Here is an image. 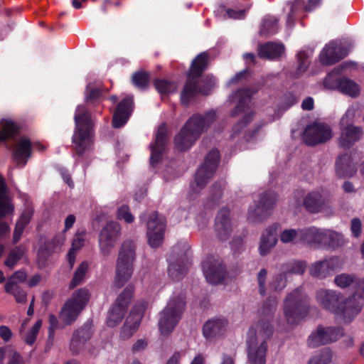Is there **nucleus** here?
Returning <instances> with one entry per match:
<instances>
[{"instance_id": "obj_1", "label": "nucleus", "mask_w": 364, "mask_h": 364, "mask_svg": "<svg viewBox=\"0 0 364 364\" xmlns=\"http://www.w3.org/2000/svg\"><path fill=\"white\" fill-rule=\"evenodd\" d=\"M274 299H268L259 310L262 318L250 328L247 338V353L250 364H265L267 351V339L273 333L270 322L277 308Z\"/></svg>"}, {"instance_id": "obj_2", "label": "nucleus", "mask_w": 364, "mask_h": 364, "mask_svg": "<svg viewBox=\"0 0 364 364\" xmlns=\"http://www.w3.org/2000/svg\"><path fill=\"white\" fill-rule=\"evenodd\" d=\"M316 299L321 306L342 318L345 323L350 322L360 311V304L355 297L342 301V294L333 289H318Z\"/></svg>"}, {"instance_id": "obj_3", "label": "nucleus", "mask_w": 364, "mask_h": 364, "mask_svg": "<svg viewBox=\"0 0 364 364\" xmlns=\"http://www.w3.org/2000/svg\"><path fill=\"white\" fill-rule=\"evenodd\" d=\"M215 112L210 111L204 116L191 117L176 134L174 139L176 149L179 151L189 149L215 119Z\"/></svg>"}, {"instance_id": "obj_4", "label": "nucleus", "mask_w": 364, "mask_h": 364, "mask_svg": "<svg viewBox=\"0 0 364 364\" xmlns=\"http://www.w3.org/2000/svg\"><path fill=\"white\" fill-rule=\"evenodd\" d=\"M75 129L73 143L78 154H82L92 142V129L93 122L90 112L84 105H78L74 115Z\"/></svg>"}, {"instance_id": "obj_5", "label": "nucleus", "mask_w": 364, "mask_h": 364, "mask_svg": "<svg viewBox=\"0 0 364 364\" xmlns=\"http://www.w3.org/2000/svg\"><path fill=\"white\" fill-rule=\"evenodd\" d=\"M135 257L134 242L125 240L121 245L117 262L114 284L117 287H123L132 277Z\"/></svg>"}, {"instance_id": "obj_6", "label": "nucleus", "mask_w": 364, "mask_h": 364, "mask_svg": "<svg viewBox=\"0 0 364 364\" xmlns=\"http://www.w3.org/2000/svg\"><path fill=\"white\" fill-rule=\"evenodd\" d=\"M185 306L183 294L171 298L164 309L159 314V329L161 335L168 336L178 323Z\"/></svg>"}, {"instance_id": "obj_7", "label": "nucleus", "mask_w": 364, "mask_h": 364, "mask_svg": "<svg viewBox=\"0 0 364 364\" xmlns=\"http://www.w3.org/2000/svg\"><path fill=\"white\" fill-rule=\"evenodd\" d=\"M308 296L301 288L290 292L284 302V314L289 325L299 323L307 313Z\"/></svg>"}, {"instance_id": "obj_8", "label": "nucleus", "mask_w": 364, "mask_h": 364, "mask_svg": "<svg viewBox=\"0 0 364 364\" xmlns=\"http://www.w3.org/2000/svg\"><path fill=\"white\" fill-rule=\"evenodd\" d=\"M90 296L86 289L76 290L63 306L60 312V320L66 325L73 323L87 304Z\"/></svg>"}, {"instance_id": "obj_9", "label": "nucleus", "mask_w": 364, "mask_h": 364, "mask_svg": "<svg viewBox=\"0 0 364 364\" xmlns=\"http://www.w3.org/2000/svg\"><path fill=\"white\" fill-rule=\"evenodd\" d=\"M358 109V105H351L341 119V129L338 144L343 148H350L362 136L361 128L350 124L353 122Z\"/></svg>"}, {"instance_id": "obj_10", "label": "nucleus", "mask_w": 364, "mask_h": 364, "mask_svg": "<svg viewBox=\"0 0 364 364\" xmlns=\"http://www.w3.org/2000/svg\"><path fill=\"white\" fill-rule=\"evenodd\" d=\"M219 159L220 154L217 149H212L208 154L204 163L196 173L194 183L191 185L193 189L198 191L206 185L215 172L219 163Z\"/></svg>"}, {"instance_id": "obj_11", "label": "nucleus", "mask_w": 364, "mask_h": 364, "mask_svg": "<svg viewBox=\"0 0 364 364\" xmlns=\"http://www.w3.org/2000/svg\"><path fill=\"white\" fill-rule=\"evenodd\" d=\"M134 291V286L129 284L119 294L114 304L108 311L107 317V324L108 326L114 327L122 321Z\"/></svg>"}, {"instance_id": "obj_12", "label": "nucleus", "mask_w": 364, "mask_h": 364, "mask_svg": "<svg viewBox=\"0 0 364 364\" xmlns=\"http://www.w3.org/2000/svg\"><path fill=\"white\" fill-rule=\"evenodd\" d=\"M197 78L188 75V80L181 93V101L184 105L194 99L198 94L208 95L210 91L216 85L217 80L213 76H207L203 82L202 87H198Z\"/></svg>"}, {"instance_id": "obj_13", "label": "nucleus", "mask_w": 364, "mask_h": 364, "mask_svg": "<svg viewBox=\"0 0 364 364\" xmlns=\"http://www.w3.org/2000/svg\"><path fill=\"white\" fill-rule=\"evenodd\" d=\"M277 201V196L272 191L265 192L260 196L258 201L250 207L248 218L252 221H259L270 214L271 210L275 206Z\"/></svg>"}, {"instance_id": "obj_14", "label": "nucleus", "mask_w": 364, "mask_h": 364, "mask_svg": "<svg viewBox=\"0 0 364 364\" xmlns=\"http://www.w3.org/2000/svg\"><path fill=\"white\" fill-rule=\"evenodd\" d=\"M121 234V226L117 222L111 221L101 230L99 235V247L102 255L109 256Z\"/></svg>"}, {"instance_id": "obj_15", "label": "nucleus", "mask_w": 364, "mask_h": 364, "mask_svg": "<svg viewBox=\"0 0 364 364\" xmlns=\"http://www.w3.org/2000/svg\"><path fill=\"white\" fill-rule=\"evenodd\" d=\"M343 334L341 328L319 326L308 338L307 344L311 348H317L339 339Z\"/></svg>"}, {"instance_id": "obj_16", "label": "nucleus", "mask_w": 364, "mask_h": 364, "mask_svg": "<svg viewBox=\"0 0 364 364\" xmlns=\"http://www.w3.org/2000/svg\"><path fill=\"white\" fill-rule=\"evenodd\" d=\"M165 229L164 218L159 216L157 213H151L147 222L146 235L148 243L152 248H157L163 244Z\"/></svg>"}, {"instance_id": "obj_17", "label": "nucleus", "mask_w": 364, "mask_h": 364, "mask_svg": "<svg viewBox=\"0 0 364 364\" xmlns=\"http://www.w3.org/2000/svg\"><path fill=\"white\" fill-rule=\"evenodd\" d=\"M333 136L330 126L323 122H315L306 127L304 132V142L311 146L322 144Z\"/></svg>"}, {"instance_id": "obj_18", "label": "nucleus", "mask_w": 364, "mask_h": 364, "mask_svg": "<svg viewBox=\"0 0 364 364\" xmlns=\"http://www.w3.org/2000/svg\"><path fill=\"white\" fill-rule=\"evenodd\" d=\"M147 303L138 302L131 311L120 331V338L123 340L131 338L139 328Z\"/></svg>"}, {"instance_id": "obj_19", "label": "nucleus", "mask_w": 364, "mask_h": 364, "mask_svg": "<svg viewBox=\"0 0 364 364\" xmlns=\"http://www.w3.org/2000/svg\"><path fill=\"white\" fill-rule=\"evenodd\" d=\"M202 268L206 280L210 284H219L225 278V267L222 260L218 257H208L203 262Z\"/></svg>"}, {"instance_id": "obj_20", "label": "nucleus", "mask_w": 364, "mask_h": 364, "mask_svg": "<svg viewBox=\"0 0 364 364\" xmlns=\"http://www.w3.org/2000/svg\"><path fill=\"white\" fill-rule=\"evenodd\" d=\"M325 87L331 90H338L351 97H356L360 94V87L353 80L348 78H335L333 73H329L324 80Z\"/></svg>"}, {"instance_id": "obj_21", "label": "nucleus", "mask_w": 364, "mask_h": 364, "mask_svg": "<svg viewBox=\"0 0 364 364\" xmlns=\"http://www.w3.org/2000/svg\"><path fill=\"white\" fill-rule=\"evenodd\" d=\"M347 54V50L341 47L340 42L332 41L325 46L319 58L323 65H329L337 63Z\"/></svg>"}, {"instance_id": "obj_22", "label": "nucleus", "mask_w": 364, "mask_h": 364, "mask_svg": "<svg viewBox=\"0 0 364 364\" xmlns=\"http://www.w3.org/2000/svg\"><path fill=\"white\" fill-rule=\"evenodd\" d=\"M167 139L168 134L166 125L165 124H161L158 127L154 141L149 146L151 151L150 164L152 166H155L161 159L166 149Z\"/></svg>"}, {"instance_id": "obj_23", "label": "nucleus", "mask_w": 364, "mask_h": 364, "mask_svg": "<svg viewBox=\"0 0 364 364\" xmlns=\"http://www.w3.org/2000/svg\"><path fill=\"white\" fill-rule=\"evenodd\" d=\"M31 143L26 137H21L15 144L12 152V159L16 166L23 168L31 157Z\"/></svg>"}, {"instance_id": "obj_24", "label": "nucleus", "mask_w": 364, "mask_h": 364, "mask_svg": "<svg viewBox=\"0 0 364 364\" xmlns=\"http://www.w3.org/2000/svg\"><path fill=\"white\" fill-rule=\"evenodd\" d=\"M233 223L230 218V210L222 208L215 218V230L218 238L225 240L232 231Z\"/></svg>"}, {"instance_id": "obj_25", "label": "nucleus", "mask_w": 364, "mask_h": 364, "mask_svg": "<svg viewBox=\"0 0 364 364\" xmlns=\"http://www.w3.org/2000/svg\"><path fill=\"white\" fill-rule=\"evenodd\" d=\"M306 210L311 213H317L330 208L329 203L318 191H312L307 193L303 201Z\"/></svg>"}, {"instance_id": "obj_26", "label": "nucleus", "mask_w": 364, "mask_h": 364, "mask_svg": "<svg viewBox=\"0 0 364 364\" xmlns=\"http://www.w3.org/2000/svg\"><path fill=\"white\" fill-rule=\"evenodd\" d=\"M132 110V97L128 96L119 102L115 109L113 115V127L115 128H119L124 126L128 121Z\"/></svg>"}, {"instance_id": "obj_27", "label": "nucleus", "mask_w": 364, "mask_h": 364, "mask_svg": "<svg viewBox=\"0 0 364 364\" xmlns=\"http://www.w3.org/2000/svg\"><path fill=\"white\" fill-rule=\"evenodd\" d=\"M228 321L223 318H215L206 321L203 328V333L207 340L223 336L228 329Z\"/></svg>"}, {"instance_id": "obj_28", "label": "nucleus", "mask_w": 364, "mask_h": 364, "mask_svg": "<svg viewBox=\"0 0 364 364\" xmlns=\"http://www.w3.org/2000/svg\"><path fill=\"white\" fill-rule=\"evenodd\" d=\"M335 171L339 178L353 177L357 172V168L351 156L347 154L339 156L336 161Z\"/></svg>"}, {"instance_id": "obj_29", "label": "nucleus", "mask_w": 364, "mask_h": 364, "mask_svg": "<svg viewBox=\"0 0 364 364\" xmlns=\"http://www.w3.org/2000/svg\"><path fill=\"white\" fill-rule=\"evenodd\" d=\"M253 92L247 89L246 87L240 88L235 92H233L229 97V100L232 102H237V105L231 112V116H235L237 112H243L246 108H248L250 104V98Z\"/></svg>"}, {"instance_id": "obj_30", "label": "nucleus", "mask_w": 364, "mask_h": 364, "mask_svg": "<svg viewBox=\"0 0 364 364\" xmlns=\"http://www.w3.org/2000/svg\"><path fill=\"white\" fill-rule=\"evenodd\" d=\"M92 333V323L87 322L74 333L70 343L71 350L75 353H79L86 341L91 338Z\"/></svg>"}, {"instance_id": "obj_31", "label": "nucleus", "mask_w": 364, "mask_h": 364, "mask_svg": "<svg viewBox=\"0 0 364 364\" xmlns=\"http://www.w3.org/2000/svg\"><path fill=\"white\" fill-rule=\"evenodd\" d=\"M324 230L314 226L301 229L302 243L310 246H323Z\"/></svg>"}, {"instance_id": "obj_32", "label": "nucleus", "mask_w": 364, "mask_h": 364, "mask_svg": "<svg viewBox=\"0 0 364 364\" xmlns=\"http://www.w3.org/2000/svg\"><path fill=\"white\" fill-rule=\"evenodd\" d=\"M277 242L276 228L272 226L267 228L261 235L259 245V255L262 256L268 255Z\"/></svg>"}, {"instance_id": "obj_33", "label": "nucleus", "mask_w": 364, "mask_h": 364, "mask_svg": "<svg viewBox=\"0 0 364 364\" xmlns=\"http://www.w3.org/2000/svg\"><path fill=\"white\" fill-rule=\"evenodd\" d=\"M284 52V47L281 43L269 42L261 45L258 48V55L260 58L274 60L280 57Z\"/></svg>"}, {"instance_id": "obj_34", "label": "nucleus", "mask_w": 364, "mask_h": 364, "mask_svg": "<svg viewBox=\"0 0 364 364\" xmlns=\"http://www.w3.org/2000/svg\"><path fill=\"white\" fill-rule=\"evenodd\" d=\"M33 215V208L31 205L26 206L22 212L18 220L16 223L14 232L13 241L16 243L19 241L21 236L26 227L31 221Z\"/></svg>"}, {"instance_id": "obj_35", "label": "nucleus", "mask_w": 364, "mask_h": 364, "mask_svg": "<svg viewBox=\"0 0 364 364\" xmlns=\"http://www.w3.org/2000/svg\"><path fill=\"white\" fill-rule=\"evenodd\" d=\"M252 119V114L248 113L244 118L239 121L232 128V131L230 137L232 139L238 138L240 140L248 141L252 136L249 133H243V129L246 125L251 122Z\"/></svg>"}, {"instance_id": "obj_36", "label": "nucleus", "mask_w": 364, "mask_h": 364, "mask_svg": "<svg viewBox=\"0 0 364 364\" xmlns=\"http://www.w3.org/2000/svg\"><path fill=\"white\" fill-rule=\"evenodd\" d=\"M279 240L283 244L288 245L302 243L301 229H285L281 232Z\"/></svg>"}, {"instance_id": "obj_37", "label": "nucleus", "mask_w": 364, "mask_h": 364, "mask_svg": "<svg viewBox=\"0 0 364 364\" xmlns=\"http://www.w3.org/2000/svg\"><path fill=\"white\" fill-rule=\"evenodd\" d=\"M1 132H0V141L9 139L18 132V127L15 122L11 119H2L0 122Z\"/></svg>"}, {"instance_id": "obj_38", "label": "nucleus", "mask_w": 364, "mask_h": 364, "mask_svg": "<svg viewBox=\"0 0 364 364\" xmlns=\"http://www.w3.org/2000/svg\"><path fill=\"white\" fill-rule=\"evenodd\" d=\"M208 56L206 53H201L193 60L188 75L198 78L205 69Z\"/></svg>"}, {"instance_id": "obj_39", "label": "nucleus", "mask_w": 364, "mask_h": 364, "mask_svg": "<svg viewBox=\"0 0 364 364\" xmlns=\"http://www.w3.org/2000/svg\"><path fill=\"white\" fill-rule=\"evenodd\" d=\"M278 19L276 17L267 16L262 23L259 33L264 36H272L276 34L279 30Z\"/></svg>"}, {"instance_id": "obj_40", "label": "nucleus", "mask_w": 364, "mask_h": 364, "mask_svg": "<svg viewBox=\"0 0 364 364\" xmlns=\"http://www.w3.org/2000/svg\"><path fill=\"white\" fill-rule=\"evenodd\" d=\"M309 274L318 279H325L331 276L325 259L313 263L309 267Z\"/></svg>"}, {"instance_id": "obj_41", "label": "nucleus", "mask_w": 364, "mask_h": 364, "mask_svg": "<svg viewBox=\"0 0 364 364\" xmlns=\"http://www.w3.org/2000/svg\"><path fill=\"white\" fill-rule=\"evenodd\" d=\"M323 247H338L343 244V235L331 230H324Z\"/></svg>"}, {"instance_id": "obj_42", "label": "nucleus", "mask_w": 364, "mask_h": 364, "mask_svg": "<svg viewBox=\"0 0 364 364\" xmlns=\"http://www.w3.org/2000/svg\"><path fill=\"white\" fill-rule=\"evenodd\" d=\"M358 277L353 274L342 273L334 278V284L341 289L347 288L353 284L356 285Z\"/></svg>"}, {"instance_id": "obj_43", "label": "nucleus", "mask_w": 364, "mask_h": 364, "mask_svg": "<svg viewBox=\"0 0 364 364\" xmlns=\"http://www.w3.org/2000/svg\"><path fill=\"white\" fill-rule=\"evenodd\" d=\"M85 237V232H78L73 240L72 247L68 254V261L71 267H73L75 262V252L84 245Z\"/></svg>"}, {"instance_id": "obj_44", "label": "nucleus", "mask_w": 364, "mask_h": 364, "mask_svg": "<svg viewBox=\"0 0 364 364\" xmlns=\"http://www.w3.org/2000/svg\"><path fill=\"white\" fill-rule=\"evenodd\" d=\"M332 360V351L325 348L313 355L308 364H328Z\"/></svg>"}, {"instance_id": "obj_45", "label": "nucleus", "mask_w": 364, "mask_h": 364, "mask_svg": "<svg viewBox=\"0 0 364 364\" xmlns=\"http://www.w3.org/2000/svg\"><path fill=\"white\" fill-rule=\"evenodd\" d=\"M154 85L161 95H167L176 92L177 90V85L175 82L166 80H156Z\"/></svg>"}, {"instance_id": "obj_46", "label": "nucleus", "mask_w": 364, "mask_h": 364, "mask_svg": "<svg viewBox=\"0 0 364 364\" xmlns=\"http://www.w3.org/2000/svg\"><path fill=\"white\" fill-rule=\"evenodd\" d=\"M87 269V262H83L80 264V265L77 267V270L75 271L73 278L70 283V288L73 289L75 287L83 281Z\"/></svg>"}, {"instance_id": "obj_47", "label": "nucleus", "mask_w": 364, "mask_h": 364, "mask_svg": "<svg viewBox=\"0 0 364 364\" xmlns=\"http://www.w3.org/2000/svg\"><path fill=\"white\" fill-rule=\"evenodd\" d=\"M313 50H301L297 54V58L299 61V66L297 68V73L300 75L306 71L309 66L308 59L312 55Z\"/></svg>"}, {"instance_id": "obj_48", "label": "nucleus", "mask_w": 364, "mask_h": 364, "mask_svg": "<svg viewBox=\"0 0 364 364\" xmlns=\"http://www.w3.org/2000/svg\"><path fill=\"white\" fill-rule=\"evenodd\" d=\"M26 279V274L23 271L16 272L11 277L5 285L6 291H11L12 287H18L17 284L23 282Z\"/></svg>"}, {"instance_id": "obj_49", "label": "nucleus", "mask_w": 364, "mask_h": 364, "mask_svg": "<svg viewBox=\"0 0 364 364\" xmlns=\"http://www.w3.org/2000/svg\"><path fill=\"white\" fill-rule=\"evenodd\" d=\"M41 326L42 321L38 320L33 327L25 334L24 341L26 344L32 345L34 343Z\"/></svg>"}, {"instance_id": "obj_50", "label": "nucleus", "mask_w": 364, "mask_h": 364, "mask_svg": "<svg viewBox=\"0 0 364 364\" xmlns=\"http://www.w3.org/2000/svg\"><path fill=\"white\" fill-rule=\"evenodd\" d=\"M133 84L139 89H145L149 82V75L146 73H136L132 76Z\"/></svg>"}, {"instance_id": "obj_51", "label": "nucleus", "mask_w": 364, "mask_h": 364, "mask_svg": "<svg viewBox=\"0 0 364 364\" xmlns=\"http://www.w3.org/2000/svg\"><path fill=\"white\" fill-rule=\"evenodd\" d=\"M23 254V252L22 250H21L19 247H16L15 249L12 250L5 262L6 266L12 269L16 264L21 259Z\"/></svg>"}, {"instance_id": "obj_52", "label": "nucleus", "mask_w": 364, "mask_h": 364, "mask_svg": "<svg viewBox=\"0 0 364 364\" xmlns=\"http://www.w3.org/2000/svg\"><path fill=\"white\" fill-rule=\"evenodd\" d=\"M14 209V205L8 197H0V218L12 214Z\"/></svg>"}, {"instance_id": "obj_53", "label": "nucleus", "mask_w": 364, "mask_h": 364, "mask_svg": "<svg viewBox=\"0 0 364 364\" xmlns=\"http://www.w3.org/2000/svg\"><path fill=\"white\" fill-rule=\"evenodd\" d=\"M287 284V275L285 273L277 275L272 280L270 287L274 291L282 290Z\"/></svg>"}, {"instance_id": "obj_54", "label": "nucleus", "mask_w": 364, "mask_h": 364, "mask_svg": "<svg viewBox=\"0 0 364 364\" xmlns=\"http://www.w3.org/2000/svg\"><path fill=\"white\" fill-rule=\"evenodd\" d=\"M117 217L119 220H124L127 223H131L134 220V217L131 213L129 207L125 205L118 208Z\"/></svg>"}, {"instance_id": "obj_55", "label": "nucleus", "mask_w": 364, "mask_h": 364, "mask_svg": "<svg viewBox=\"0 0 364 364\" xmlns=\"http://www.w3.org/2000/svg\"><path fill=\"white\" fill-rule=\"evenodd\" d=\"M325 261L326 264H328V269L331 275L339 270L342 267L343 263L342 259L338 257H332L325 259Z\"/></svg>"}, {"instance_id": "obj_56", "label": "nucleus", "mask_w": 364, "mask_h": 364, "mask_svg": "<svg viewBox=\"0 0 364 364\" xmlns=\"http://www.w3.org/2000/svg\"><path fill=\"white\" fill-rule=\"evenodd\" d=\"M306 268V263L304 261H294L288 264L287 271L289 273L302 274Z\"/></svg>"}, {"instance_id": "obj_57", "label": "nucleus", "mask_w": 364, "mask_h": 364, "mask_svg": "<svg viewBox=\"0 0 364 364\" xmlns=\"http://www.w3.org/2000/svg\"><path fill=\"white\" fill-rule=\"evenodd\" d=\"M356 289L355 294L350 296L349 298H354L357 302H359L360 304V309L362 308L361 301L364 299V278L362 279H359L358 278L357 284H356Z\"/></svg>"}, {"instance_id": "obj_58", "label": "nucleus", "mask_w": 364, "mask_h": 364, "mask_svg": "<svg viewBox=\"0 0 364 364\" xmlns=\"http://www.w3.org/2000/svg\"><path fill=\"white\" fill-rule=\"evenodd\" d=\"M267 272L265 269H262L257 274V282L259 285V291L261 295L266 294V278Z\"/></svg>"}, {"instance_id": "obj_59", "label": "nucleus", "mask_w": 364, "mask_h": 364, "mask_svg": "<svg viewBox=\"0 0 364 364\" xmlns=\"http://www.w3.org/2000/svg\"><path fill=\"white\" fill-rule=\"evenodd\" d=\"M168 271L173 279H179L186 272V267H181L178 264L172 263L169 264Z\"/></svg>"}, {"instance_id": "obj_60", "label": "nucleus", "mask_w": 364, "mask_h": 364, "mask_svg": "<svg viewBox=\"0 0 364 364\" xmlns=\"http://www.w3.org/2000/svg\"><path fill=\"white\" fill-rule=\"evenodd\" d=\"M223 11L225 12L223 14L224 18H233V19H241L245 16V10H238L235 11L232 9H225L222 8Z\"/></svg>"}, {"instance_id": "obj_61", "label": "nucleus", "mask_w": 364, "mask_h": 364, "mask_svg": "<svg viewBox=\"0 0 364 364\" xmlns=\"http://www.w3.org/2000/svg\"><path fill=\"white\" fill-rule=\"evenodd\" d=\"M248 72L247 70H242L238 73H237L235 76H233L228 82V85H240L244 80L246 79L247 76Z\"/></svg>"}, {"instance_id": "obj_62", "label": "nucleus", "mask_w": 364, "mask_h": 364, "mask_svg": "<svg viewBox=\"0 0 364 364\" xmlns=\"http://www.w3.org/2000/svg\"><path fill=\"white\" fill-rule=\"evenodd\" d=\"M6 292L13 294L16 301L18 303H23L26 301V294L23 290H21L19 287H12L11 291Z\"/></svg>"}, {"instance_id": "obj_63", "label": "nucleus", "mask_w": 364, "mask_h": 364, "mask_svg": "<svg viewBox=\"0 0 364 364\" xmlns=\"http://www.w3.org/2000/svg\"><path fill=\"white\" fill-rule=\"evenodd\" d=\"M297 102L296 97L292 93H287L282 100V106L285 109H289Z\"/></svg>"}, {"instance_id": "obj_64", "label": "nucleus", "mask_w": 364, "mask_h": 364, "mask_svg": "<svg viewBox=\"0 0 364 364\" xmlns=\"http://www.w3.org/2000/svg\"><path fill=\"white\" fill-rule=\"evenodd\" d=\"M8 364H24V362L21 356L14 350L9 351Z\"/></svg>"}]
</instances>
